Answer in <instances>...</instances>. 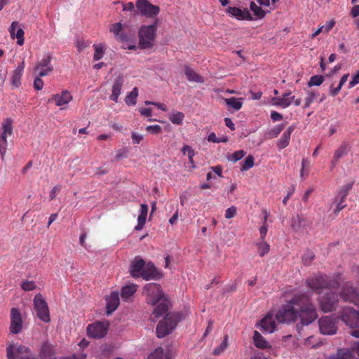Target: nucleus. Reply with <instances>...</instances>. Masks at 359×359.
I'll return each instance as SVG.
<instances>
[{"instance_id":"nucleus-1","label":"nucleus","mask_w":359,"mask_h":359,"mask_svg":"<svg viewBox=\"0 0 359 359\" xmlns=\"http://www.w3.org/2000/svg\"><path fill=\"white\" fill-rule=\"evenodd\" d=\"M312 292H299L279 308L275 314L270 311L260 321L264 332L273 333L276 330V320L280 323H290L298 319L297 330L300 334L303 326L309 325L318 317L316 309L311 302Z\"/></svg>"},{"instance_id":"nucleus-2","label":"nucleus","mask_w":359,"mask_h":359,"mask_svg":"<svg viewBox=\"0 0 359 359\" xmlns=\"http://www.w3.org/2000/svg\"><path fill=\"white\" fill-rule=\"evenodd\" d=\"M143 293L146 296L147 303L155 306L150 317L151 320L155 321L167 313L169 301L165 297L160 285L154 283H148L144 287Z\"/></svg>"},{"instance_id":"nucleus-3","label":"nucleus","mask_w":359,"mask_h":359,"mask_svg":"<svg viewBox=\"0 0 359 359\" xmlns=\"http://www.w3.org/2000/svg\"><path fill=\"white\" fill-rule=\"evenodd\" d=\"M307 287L311 288L313 292L321 294L326 290H336L338 287V283L330 279L326 275H314L308 278L306 280Z\"/></svg>"},{"instance_id":"nucleus-4","label":"nucleus","mask_w":359,"mask_h":359,"mask_svg":"<svg viewBox=\"0 0 359 359\" xmlns=\"http://www.w3.org/2000/svg\"><path fill=\"white\" fill-rule=\"evenodd\" d=\"M181 319V315L176 313H169L161 320L156 326V335L163 338L170 334L176 327Z\"/></svg>"},{"instance_id":"nucleus-5","label":"nucleus","mask_w":359,"mask_h":359,"mask_svg":"<svg viewBox=\"0 0 359 359\" xmlns=\"http://www.w3.org/2000/svg\"><path fill=\"white\" fill-rule=\"evenodd\" d=\"M6 356L8 359H37L29 347L13 343L6 347Z\"/></svg>"},{"instance_id":"nucleus-6","label":"nucleus","mask_w":359,"mask_h":359,"mask_svg":"<svg viewBox=\"0 0 359 359\" xmlns=\"http://www.w3.org/2000/svg\"><path fill=\"white\" fill-rule=\"evenodd\" d=\"M157 31V22L149 25H142L139 30V43L142 48H149L153 45Z\"/></svg>"},{"instance_id":"nucleus-7","label":"nucleus","mask_w":359,"mask_h":359,"mask_svg":"<svg viewBox=\"0 0 359 359\" xmlns=\"http://www.w3.org/2000/svg\"><path fill=\"white\" fill-rule=\"evenodd\" d=\"M34 309L37 317L45 323L50 320L48 304L41 294H36L33 300Z\"/></svg>"},{"instance_id":"nucleus-8","label":"nucleus","mask_w":359,"mask_h":359,"mask_svg":"<svg viewBox=\"0 0 359 359\" xmlns=\"http://www.w3.org/2000/svg\"><path fill=\"white\" fill-rule=\"evenodd\" d=\"M332 290H327L319 298L320 306L323 312L327 313L334 310L339 303V295Z\"/></svg>"},{"instance_id":"nucleus-9","label":"nucleus","mask_w":359,"mask_h":359,"mask_svg":"<svg viewBox=\"0 0 359 359\" xmlns=\"http://www.w3.org/2000/svg\"><path fill=\"white\" fill-rule=\"evenodd\" d=\"M136 7L142 15L147 18H154L160 12L159 6L151 4L148 0H137Z\"/></svg>"},{"instance_id":"nucleus-10","label":"nucleus","mask_w":359,"mask_h":359,"mask_svg":"<svg viewBox=\"0 0 359 359\" xmlns=\"http://www.w3.org/2000/svg\"><path fill=\"white\" fill-rule=\"evenodd\" d=\"M109 324L107 322H95L87 327V334L93 339L103 338L108 332Z\"/></svg>"},{"instance_id":"nucleus-11","label":"nucleus","mask_w":359,"mask_h":359,"mask_svg":"<svg viewBox=\"0 0 359 359\" xmlns=\"http://www.w3.org/2000/svg\"><path fill=\"white\" fill-rule=\"evenodd\" d=\"M341 319L350 327H359V311L351 307H344L341 313Z\"/></svg>"},{"instance_id":"nucleus-12","label":"nucleus","mask_w":359,"mask_h":359,"mask_svg":"<svg viewBox=\"0 0 359 359\" xmlns=\"http://www.w3.org/2000/svg\"><path fill=\"white\" fill-rule=\"evenodd\" d=\"M340 297L344 302H348L355 305L359 304V292L349 282L346 283L343 285Z\"/></svg>"},{"instance_id":"nucleus-13","label":"nucleus","mask_w":359,"mask_h":359,"mask_svg":"<svg viewBox=\"0 0 359 359\" xmlns=\"http://www.w3.org/2000/svg\"><path fill=\"white\" fill-rule=\"evenodd\" d=\"M319 329L323 334L333 335L337 333L336 322L330 316H324L318 320Z\"/></svg>"},{"instance_id":"nucleus-14","label":"nucleus","mask_w":359,"mask_h":359,"mask_svg":"<svg viewBox=\"0 0 359 359\" xmlns=\"http://www.w3.org/2000/svg\"><path fill=\"white\" fill-rule=\"evenodd\" d=\"M22 318L20 310L18 308L11 309V325L10 332L12 334H19L22 330Z\"/></svg>"},{"instance_id":"nucleus-15","label":"nucleus","mask_w":359,"mask_h":359,"mask_svg":"<svg viewBox=\"0 0 359 359\" xmlns=\"http://www.w3.org/2000/svg\"><path fill=\"white\" fill-rule=\"evenodd\" d=\"M359 356V345L351 348H339L336 353L330 355V359H351Z\"/></svg>"},{"instance_id":"nucleus-16","label":"nucleus","mask_w":359,"mask_h":359,"mask_svg":"<svg viewBox=\"0 0 359 359\" xmlns=\"http://www.w3.org/2000/svg\"><path fill=\"white\" fill-rule=\"evenodd\" d=\"M51 60V55L47 53L36 65L35 69L39 72V76L40 77L47 76L53 70V67L50 63Z\"/></svg>"},{"instance_id":"nucleus-17","label":"nucleus","mask_w":359,"mask_h":359,"mask_svg":"<svg viewBox=\"0 0 359 359\" xmlns=\"http://www.w3.org/2000/svg\"><path fill=\"white\" fill-rule=\"evenodd\" d=\"M146 263L143 259L137 256L130 264V273L133 278H140L143 272Z\"/></svg>"},{"instance_id":"nucleus-18","label":"nucleus","mask_w":359,"mask_h":359,"mask_svg":"<svg viewBox=\"0 0 359 359\" xmlns=\"http://www.w3.org/2000/svg\"><path fill=\"white\" fill-rule=\"evenodd\" d=\"M145 280H158L162 277L154 264L149 262L146 264L141 276Z\"/></svg>"},{"instance_id":"nucleus-19","label":"nucleus","mask_w":359,"mask_h":359,"mask_svg":"<svg viewBox=\"0 0 359 359\" xmlns=\"http://www.w3.org/2000/svg\"><path fill=\"white\" fill-rule=\"evenodd\" d=\"M11 37L14 39H17V43L19 46H22L25 41L24 35L25 32L22 28L20 27V24L18 21H13L8 29Z\"/></svg>"},{"instance_id":"nucleus-20","label":"nucleus","mask_w":359,"mask_h":359,"mask_svg":"<svg viewBox=\"0 0 359 359\" xmlns=\"http://www.w3.org/2000/svg\"><path fill=\"white\" fill-rule=\"evenodd\" d=\"M226 12L230 16L233 17L238 20H250L252 19L251 14L247 9L242 10L237 7L229 6L226 9Z\"/></svg>"},{"instance_id":"nucleus-21","label":"nucleus","mask_w":359,"mask_h":359,"mask_svg":"<svg viewBox=\"0 0 359 359\" xmlns=\"http://www.w3.org/2000/svg\"><path fill=\"white\" fill-rule=\"evenodd\" d=\"M55 355L54 346L48 341H44L39 353V359H55Z\"/></svg>"},{"instance_id":"nucleus-22","label":"nucleus","mask_w":359,"mask_h":359,"mask_svg":"<svg viewBox=\"0 0 359 359\" xmlns=\"http://www.w3.org/2000/svg\"><path fill=\"white\" fill-rule=\"evenodd\" d=\"M72 99L70 93L67 90H62L61 94L53 95L49 100L48 102H54L57 106H62L67 104Z\"/></svg>"},{"instance_id":"nucleus-23","label":"nucleus","mask_w":359,"mask_h":359,"mask_svg":"<svg viewBox=\"0 0 359 359\" xmlns=\"http://www.w3.org/2000/svg\"><path fill=\"white\" fill-rule=\"evenodd\" d=\"M123 83L124 79L123 76L121 75L118 76L113 83L111 88V95H110L109 97L111 100H113L115 102H118V97L121 93Z\"/></svg>"},{"instance_id":"nucleus-24","label":"nucleus","mask_w":359,"mask_h":359,"mask_svg":"<svg viewBox=\"0 0 359 359\" xmlns=\"http://www.w3.org/2000/svg\"><path fill=\"white\" fill-rule=\"evenodd\" d=\"M106 311L107 315H111L119 305V294L118 292H112L107 299Z\"/></svg>"},{"instance_id":"nucleus-25","label":"nucleus","mask_w":359,"mask_h":359,"mask_svg":"<svg viewBox=\"0 0 359 359\" xmlns=\"http://www.w3.org/2000/svg\"><path fill=\"white\" fill-rule=\"evenodd\" d=\"M294 98L295 97L292 95L291 91H287L282 96L273 98V100L275 105L280 106L282 108H287L291 104Z\"/></svg>"},{"instance_id":"nucleus-26","label":"nucleus","mask_w":359,"mask_h":359,"mask_svg":"<svg viewBox=\"0 0 359 359\" xmlns=\"http://www.w3.org/2000/svg\"><path fill=\"white\" fill-rule=\"evenodd\" d=\"M294 126H289L282 134L280 138L277 141L276 145L279 149H283L287 147L290 143V136L294 131Z\"/></svg>"},{"instance_id":"nucleus-27","label":"nucleus","mask_w":359,"mask_h":359,"mask_svg":"<svg viewBox=\"0 0 359 359\" xmlns=\"http://www.w3.org/2000/svg\"><path fill=\"white\" fill-rule=\"evenodd\" d=\"M24 69L25 62L22 61L13 72L11 76V83L15 88H18L21 85V78Z\"/></svg>"},{"instance_id":"nucleus-28","label":"nucleus","mask_w":359,"mask_h":359,"mask_svg":"<svg viewBox=\"0 0 359 359\" xmlns=\"http://www.w3.org/2000/svg\"><path fill=\"white\" fill-rule=\"evenodd\" d=\"M13 121L11 118H7L1 124L0 129V137L7 139L8 137L13 135Z\"/></svg>"},{"instance_id":"nucleus-29","label":"nucleus","mask_w":359,"mask_h":359,"mask_svg":"<svg viewBox=\"0 0 359 359\" xmlns=\"http://www.w3.org/2000/svg\"><path fill=\"white\" fill-rule=\"evenodd\" d=\"M137 285L135 283H130L126 285L121 288V297L124 300L128 299L131 297L137 291Z\"/></svg>"},{"instance_id":"nucleus-30","label":"nucleus","mask_w":359,"mask_h":359,"mask_svg":"<svg viewBox=\"0 0 359 359\" xmlns=\"http://www.w3.org/2000/svg\"><path fill=\"white\" fill-rule=\"evenodd\" d=\"M184 74L188 79V81L196 83H203V78L198 74L196 72H194L191 68L189 66H186L184 69Z\"/></svg>"},{"instance_id":"nucleus-31","label":"nucleus","mask_w":359,"mask_h":359,"mask_svg":"<svg viewBox=\"0 0 359 359\" xmlns=\"http://www.w3.org/2000/svg\"><path fill=\"white\" fill-rule=\"evenodd\" d=\"M253 341L255 346L259 348H266L270 347L269 342L265 340L258 331L254 332Z\"/></svg>"},{"instance_id":"nucleus-32","label":"nucleus","mask_w":359,"mask_h":359,"mask_svg":"<svg viewBox=\"0 0 359 359\" xmlns=\"http://www.w3.org/2000/svg\"><path fill=\"white\" fill-rule=\"evenodd\" d=\"M243 99L241 97H230L224 99L225 103L230 107L236 111H238L241 109L243 106Z\"/></svg>"},{"instance_id":"nucleus-33","label":"nucleus","mask_w":359,"mask_h":359,"mask_svg":"<svg viewBox=\"0 0 359 359\" xmlns=\"http://www.w3.org/2000/svg\"><path fill=\"white\" fill-rule=\"evenodd\" d=\"M306 220L299 215H296L292 219L291 226L294 231H299L300 228L306 226Z\"/></svg>"},{"instance_id":"nucleus-34","label":"nucleus","mask_w":359,"mask_h":359,"mask_svg":"<svg viewBox=\"0 0 359 359\" xmlns=\"http://www.w3.org/2000/svg\"><path fill=\"white\" fill-rule=\"evenodd\" d=\"M138 97V88L135 87L132 91L130 92L125 98V102L128 105H135L137 102V98Z\"/></svg>"},{"instance_id":"nucleus-35","label":"nucleus","mask_w":359,"mask_h":359,"mask_svg":"<svg viewBox=\"0 0 359 359\" xmlns=\"http://www.w3.org/2000/svg\"><path fill=\"white\" fill-rule=\"evenodd\" d=\"M250 8L258 19L263 18L266 15L265 11L261 7L257 6L254 1L250 2Z\"/></svg>"},{"instance_id":"nucleus-36","label":"nucleus","mask_w":359,"mask_h":359,"mask_svg":"<svg viewBox=\"0 0 359 359\" xmlns=\"http://www.w3.org/2000/svg\"><path fill=\"white\" fill-rule=\"evenodd\" d=\"M170 121L176 125H181L184 118V114L181 111H174L170 116Z\"/></svg>"},{"instance_id":"nucleus-37","label":"nucleus","mask_w":359,"mask_h":359,"mask_svg":"<svg viewBox=\"0 0 359 359\" xmlns=\"http://www.w3.org/2000/svg\"><path fill=\"white\" fill-rule=\"evenodd\" d=\"M348 153V148L346 144H342L338 148L334 154L333 162H337L339 158H342Z\"/></svg>"},{"instance_id":"nucleus-38","label":"nucleus","mask_w":359,"mask_h":359,"mask_svg":"<svg viewBox=\"0 0 359 359\" xmlns=\"http://www.w3.org/2000/svg\"><path fill=\"white\" fill-rule=\"evenodd\" d=\"M93 47L95 49L93 59L94 60H99L103 57L104 54V46L102 43H99L94 44Z\"/></svg>"},{"instance_id":"nucleus-39","label":"nucleus","mask_w":359,"mask_h":359,"mask_svg":"<svg viewBox=\"0 0 359 359\" xmlns=\"http://www.w3.org/2000/svg\"><path fill=\"white\" fill-rule=\"evenodd\" d=\"M324 81V76L322 75H315L310 78L309 81L308 82V86L309 87L312 86H319Z\"/></svg>"},{"instance_id":"nucleus-40","label":"nucleus","mask_w":359,"mask_h":359,"mask_svg":"<svg viewBox=\"0 0 359 359\" xmlns=\"http://www.w3.org/2000/svg\"><path fill=\"white\" fill-rule=\"evenodd\" d=\"M228 336L226 335L224 337V340L221 342V344H219V346L216 347L214 350H213V354L215 355H220L222 353L224 352V351L226 348L227 346H228Z\"/></svg>"},{"instance_id":"nucleus-41","label":"nucleus","mask_w":359,"mask_h":359,"mask_svg":"<svg viewBox=\"0 0 359 359\" xmlns=\"http://www.w3.org/2000/svg\"><path fill=\"white\" fill-rule=\"evenodd\" d=\"M258 245V253L261 257L264 256L270 250V246L264 241H262L257 244Z\"/></svg>"},{"instance_id":"nucleus-42","label":"nucleus","mask_w":359,"mask_h":359,"mask_svg":"<svg viewBox=\"0 0 359 359\" xmlns=\"http://www.w3.org/2000/svg\"><path fill=\"white\" fill-rule=\"evenodd\" d=\"M208 141L214 143H226L229 141V138L226 136H222V137H217L215 133H211L208 137Z\"/></svg>"},{"instance_id":"nucleus-43","label":"nucleus","mask_w":359,"mask_h":359,"mask_svg":"<svg viewBox=\"0 0 359 359\" xmlns=\"http://www.w3.org/2000/svg\"><path fill=\"white\" fill-rule=\"evenodd\" d=\"M254 157L252 155L247 156L241 168V171H246L252 168L254 165Z\"/></svg>"},{"instance_id":"nucleus-44","label":"nucleus","mask_w":359,"mask_h":359,"mask_svg":"<svg viewBox=\"0 0 359 359\" xmlns=\"http://www.w3.org/2000/svg\"><path fill=\"white\" fill-rule=\"evenodd\" d=\"M149 359H166L163 348H157L149 356Z\"/></svg>"},{"instance_id":"nucleus-45","label":"nucleus","mask_w":359,"mask_h":359,"mask_svg":"<svg viewBox=\"0 0 359 359\" xmlns=\"http://www.w3.org/2000/svg\"><path fill=\"white\" fill-rule=\"evenodd\" d=\"M36 285L32 280H24L21 283V288L25 292L32 291L35 290Z\"/></svg>"},{"instance_id":"nucleus-46","label":"nucleus","mask_w":359,"mask_h":359,"mask_svg":"<svg viewBox=\"0 0 359 359\" xmlns=\"http://www.w3.org/2000/svg\"><path fill=\"white\" fill-rule=\"evenodd\" d=\"M284 125L279 124L271 128L269 132V135L270 138H274L279 135L281 131L283 130Z\"/></svg>"},{"instance_id":"nucleus-47","label":"nucleus","mask_w":359,"mask_h":359,"mask_svg":"<svg viewBox=\"0 0 359 359\" xmlns=\"http://www.w3.org/2000/svg\"><path fill=\"white\" fill-rule=\"evenodd\" d=\"M316 97V94L313 91H308L307 95L305 98V103L304 105V108H308L310 107L311 103L314 101Z\"/></svg>"},{"instance_id":"nucleus-48","label":"nucleus","mask_w":359,"mask_h":359,"mask_svg":"<svg viewBox=\"0 0 359 359\" xmlns=\"http://www.w3.org/2000/svg\"><path fill=\"white\" fill-rule=\"evenodd\" d=\"M8 141L7 139L0 137V155L1 159L4 160V156L7 151Z\"/></svg>"},{"instance_id":"nucleus-49","label":"nucleus","mask_w":359,"mask_h":359,"mask_svg":"<svg viewBox=\"0 0 359 359\" xmlns=\"http://www.w3.org/2000/svg\"><path fill=\"white\" fill-rule=\"evenodd\" d=\"M245 155V152L243 150H238L235 151L231 157L229 158V160L233 162H236L241 160Z\"/></svg>"},{"instance_id":"nucleus-50","label":"nucleus","mask_w":359,"mask_h":359,"mask_svg":"<svg viewBox=\"0 0 359 359\" xmlns=\"http://www.w3.org/2000/svg\"><path fill=\"white\" fill-rule=\"evenodd\" d=\"M315 256L313 252L308 251L302 257V262L305 265H309L313 260Z\"/></svg>"},{"instance_id":"nucleus-51","label":"nucleus","mask_w":359,"mask_h":359,"mask_svg":"<svg viewBox=\"0 0 359 359\" xmlns=\"http://www.w3.org/2000/svg\"><path fill=\"white\" fill-rule=\"evenodd\" d=\"M122 28H123L122 24L121 22H117V23L113 24L110 27L109 31L111 32L114 33L116 36H118V35L120 33H121Z\"/></svg>"},{"instance_id":"nucleus-52","label":"nucleus","mask_w":359,"mask_h":359,"mask_svg":"<svg viewBox=\"0 0 359 359\" xmlns=\"http://www.w3.org/2000/svg\"><path fill=\"white\" fill-rule=\"evenodd\" d=\"M352 188V184H346L339 192V196L341 197V202H344L348 191Z\"/></svg>"},{"instance_id":"nucleus-53","label":"nucleus","mask_w":359,"mask_h":359,"mask_svg":"<svg viewBox=\"0 0 359 359\" xmlns=\"http://www.w3.org/2000/svg\"><path fill=\"white\" fill-rule=\"evenodd\" d=\"M146 130L154 135L161 133L162 129L159 125H151L146 127Z\"/></svg>"},{"instance_id":"nucleus-54","label":"nucleus","mask_w":359,"mask_h":359,"mask_svg":"<svg viewBox=\"0 0 359 359\" xmlns=\"http://www.w3.org/2000/svg\"><path fill=\"white\" fill-rule=\"evenodd\" d=\"M237 212V209L235 206L229 208L225 212V217L226 219H231L235 217Z\"/></svg>"},{"instance_id":"nucleus-55","label":"nucleus","mask_w":359,"mask_h":359,"mask_svg":"<svg viewBox=\"0 0 359 359\" xmlns=\"http://www.w3.org/2000/svg\"><path fill=\"white\" fill-rule=\"evenodd\" d=\"M131 138L133 140V143L137 144H140L141 140H143V135L138 134L137 133L133 132L131 135Z\"/></svg>"},{"instance_id":"nucleus-56","label":"nucleus","mask_w":359,"mask_h":359,"mask_svg":"<svg viewBox=\"0 0 359 359\" xmlns=\"http://www.w3.org/2000/svg\"><path fill=\"white\" fill-rule=\"evenodd\" d=\"M34 87L36 90H40L43 87V81L40 77H36L34 81Z\"/></svg>"},{"instance_id":"nucleus-57","label":"nucleus","mask_w":359,"mask_h":359,"mask_svg":"<svg viewBox=\"0 0 359 359\" xmlns=\"http://www.w3.org/2000/svg\"><path fill=\"white\" fill-rule=\"evenodd\" d=\"M359 83V70L357 72L356 74L353 76L351 81L349 82V88L354 87Z\"/></svg>"},{"instance_id":"nucleus-58","label":"nucleus","mask_w":359,"mask_h":359,"mask_svg":"<svg viewBox=\"0 0 359 359\" xmlns=\"http://www.w3.org/2000/svg\"><path fill=\"white\" fill-rule=\"evenodd\" d=\"M271 118L273 121H279L283 119V115L276 111H273L271 113Z\"/></svg>"},{"instance_id":"nucleus-59","label":"nucleus","mask_w":359,"mask_h":359,"mask_svg":"<svg viewBox=\"0 0 359 359\" xmlns=\"http://www.w3.org/2000/svg\"><path fill=\"white\" fill-rule=\"evenodd\" d=\"M141 115L146 117H151L152 116L151 108H141L139 109Z\"/></svg>"},{"instance_id":"nucleus-60","label":"nucleus","mask_w":359,"mask_h":359,"mask_svg":"<svg viewBox=\"0 0 359 359\" xmlns=\"http://www.w3.org/2000/svg\"><path fill=\"white\" fill-rule=\"evenodd\" d=\"M89 45L88 43L86 42L83 40L78 41L76 43V48L79 50V51H81L86 47H88Z\"/></svg>"},{"instance_id":"nucleus-61","label":"nucleus","mask_w":359,"mask_h":359,"mask_svg":"<svg viewBox=\"0 0 359 359\" xmlns=\"http://www.w3.org/2000/svg\"><path fill=\"white\" fill-rule=\"evenodd\" d=\"M334 24H335V22L334 20H330V21L327 22L325 25L323 26L324 32H325L327 33L329 32L333 28Z\"/></svg>"},{"instance_id":"nucleus-62","label":"nucleus","mask_w":359,"mask_h":359,"mask_svg":"<svg viewBox=\"0 0 359 359\" xmlns=\"http://www.w3.org/2000/svg\"><path fill=\"white\" fill-rule=\"evenodd\" d=\"M341 89L340 86H337V87L334 88L333 84H332L330 87V93L332 96H335L340 92Z\"/></svg>"},{"instance_id":"nucleus-63","label":"nucleus","mask_w":359,"mask_h":359,"mask_svg":"<svg viewBox=\"0 0 359 359\" xmlns=\"http://www.w3.org/2000/svg\"><path fill=\"white\" fill-rule=\"evenodd\" d=\"M268 231V228L266 224H264L260 229H259V233L261 236V240L264 241V238L266 236Z\"/></svg>"},{"instance_id":"nucleus-64","label":"nucleus","mask_w":359,"mask_h":359,"mask_svg":"<svg viewBox=\"0 0 359 359\" xmlns=\"http://www.w3.org/2000/svg\"><path fill=\"white\" fill-rule=\"evenodd\" d=\"M86 357V354L81 353L80 355H72L71 356L64 357L61 359H84Z\"/></svg>"}]
</instances>
